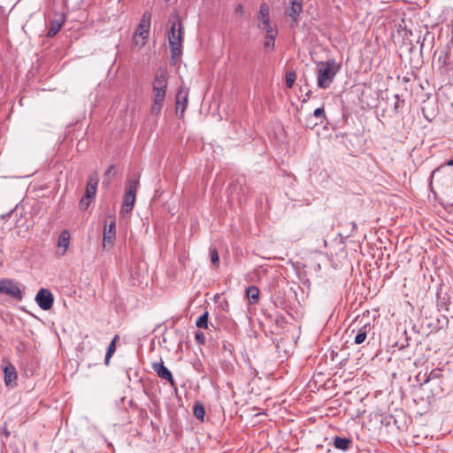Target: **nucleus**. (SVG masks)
<instances>
[{
	"mask_svg": "<svg viewBox=\"0 0 453 453\" xmlns=\"http://www.w3.org/2000/svg\"><path fill=\"white\" fill-rule=\"evenodd\" d=\"M449 63H450V55L449 54V52L441 51V53L438 57V59H437L438 68L440 70H442L447 65H449Z\"/></svg>",
	"mask_w": 453,
	"mask_h": 453,
	"instance_id": "nucleus-20",
	"label": "nucleus"
},
{
	"mask_svg": "<svg viewBox=\"0 0 453 453\" xmlns=\"http://www.w3.org/2000/svg\"><path fill=\"white\" fill-rule=\"evenodd\" d=\"M296 75L293 72L287 73L286 74V85L288 88H292L295 81H296Z\"/></svg>",
	"mask_w": 453,
	"mask_h": 453,
	"instance_id": "nucleus-27",
	"label": "nucleus"
},
{
	"mask_svg": "<svg viewBox=\"0 0 453 453\" xmlns=\"http://www.w3.org/2000/svg\"><path fill=\"white\" fill-rule=\"evenodd\" d=\"M150 19H151V14L149 12H145L142 14V17L140 20L139 24V32L136 33L139 34L140 36L142 37V39H146L149 35V28L150 26Z\"/></svg>",
	"mask_w": 453,
	"mask_h": 453,
	"instance_id": "nucleus-11",
	"label": "nucleus"
},
{
	"mask_svg": "<svg viewBox=\"0 0 453 453\" xmlns=\"http://www.w3.org/2000/svg\"><path fill=\"white\" fill-rule=\"evenodd\" d=\"M449 207H452V208H453V203H449Z\"/></svg>",
	"mask_w": 453,
	"mask_h": 453,
	"instance_id": "nucleus-39",
	"label": "nucleus"
},
{
	"mask_svg": "<svg viewBox=\"0 0 453 453\" xmlns=\"http://www.w3.org/2000/svg\"><path fill=\"white\" fill-rule=\"evenodd\" d=\"M208 317L209 315L207 311L200 315L196 322V326L199 328H206L208 326Z\"/></svg>",
	"mask_w": 453,
	"mask_h": 453,
	"instance_id": "nucleus-25",
	"label": "nucleus"
},
{
	"mask_svg": "<svg viewBox=\"0 0 453 453\" xmlns=\"http://www.w3.org/2000/svg\"><path fill=\"white\" fill-rule=\"evenodd\" d=\"M151 367L159 378L167 380L173 386L174 385L173 374L171 371L165 366L162 359L159 362L152 363Z\"/></svg>",
	"mask_w": 453,
	"mask_h": 453,
	"instance_id": "nucleus-10",
	"label": "nucleus"
},
{
	"mask_svg": "<svg viewBox=\"0 0 453 453\" xmlns=\"http://www.w3.org/2000/svg\"><path fill=\"white\" fill-rule=\"evenodd\" d=\"M234 12L238 16H242L244 14V8L242 4H238L235 7Z\"/></svg>",
	"mask_w": 453,
	"mask_h": 453,
	"instance_id": "nucleus-36",
	"label": "nucleus"
},
{
	"mask_svg": "<svg viewBox=\"0 0 453 453\" xmlns=\"http://www.w3.org/2000/svg\"><path fill=\"white\" fill-rule=\"evenodd\" d=\"M4 382L6 386L13 387L16 380H17V372L15 367L9 364L4 369Z\"/></svg>",
	"mask_w": 453,
	"mask_h": 453,
	"instance_id": "nucleus-14",
	"label": "nucleus"
},
{
	"mask_svg": "<svg viewBox=\"0 0 453 453\" xmlns=\"http://www.w3.org/2000/svg\"><path fill=\"white\" fill-rule=\"evenodd\" d=\"M318 125H320L319 120L314 119L312 117V115H310L309 117L306 118V119H305L306 127L312 129Z\"/></svg>",
	"mask_w": 453,
	"mask_h": 453,
	"instance_id": "nucleus-28",
	"label": "nucleus"
},
{
	"mask_svg": "<svg viewBox=\"0 0 453 453\" xmlns=\"http://www.w3.org/2000/svg\"><path fill=\"white\" fill-rule=\"evenodd\" d=\"M371 330V326L370 324H365L363 326H361L358 330H357V333L354 338V342L356 344H361L363 343L366 337H367V334L368 333L370 332Z\"/></svg>",
	"mask_w": 453,
	"mask_h": 453,
	"instance_id": "nucleus-16",
	"label": "nucleus"
},
{
	"mask_svg": "<svg viewBox=\"0 0 453 453\" xmlns=\"http://www.w3.org/2000/svg\"><path fill=\"white\" fill-rule=\"evenodd\" d=\"M258 27L260 29L265 30L266 35H270V34H276L277 35V31L272 27L270 22H268L267 25H263V26L262 25H258Z\"/></svg>",
	"mask_w": 453,
	"mask_h": 453,
	"instance_id": "nucleus-31",
	"label": "nucleus"
},
{
	"mask_svg": "<svg viewBox=\"0 0 453 453\" xmlns=\"http://www.w3.org/2000/svg\"><path fill=\"white\" fill-rule=\"evenodd\" d=\"M312 117L319 120V124H322L326 119V115L324 110V106L319 107L314 110Z\"/></svg>",
	"mask_w": 453,
	"mask_h": 453,
	"instance_id": "nucleus-24",
	"label": "nucleus"
},
{
	"mask_svg": "<svg viewBox=\"0 0 453 453\" xmlns=\"http://www.w3.org/2000/svg\"><path fill=\"white\" fill-rule=\"evenodd\" d=\"M92 200L85 196H83L80 201V207L81 210H87L90 205Z\"/></svg>",
	"mask_w": 453,
	"mask_h": 453,
	"instance_id": "nucleus-30",
	"label": "nucleus"
},
{
	"mask_svg": "<svg viewBox=\"0 0 453 453\" xmlns=\"http://www.w3.org/2000/svg\"><path fill=\"white\" fill-rule=\"evenodd\" d=\"M276 34H270L265 35L264 48L265 50L272 51L274 49Z\"/></svg>",
	"mask_w": 453,
	"mask_h": 453,
	"instance_id": "nucleus-23",
	"label": "nucleus"
},
{
	"mask_svg": "<svg viewBox=\"0 0 453 453\" xmlns=\"http://www.w3.org/2000/svg\"><path fill=\"white\" fill-rule=\"evenodd\" d=\"M65 18L63 14L58 15V19H54L50 22V27L48 31V36L53 37L55 36L59 30L61 29L63 24L65 23Z\"/></svg>",
	"mask_w": 453,
	"mask_h": 453,
	"instance_id": "nucleus-12",
	"label": "nucleus"
},
{
	"mask_svg": "<svg viewBox=\"0 0 453 453\" xmlns=\"http://www.w3.org/2000/svg\"><path fill=\"white\" fill-rule=\"evenodd\" d=\"M196 340L199 344H204L205 335L203 332L197 331L195 334Z\"/></svg>",
	"mask_w": 453,
	"mask_h": 453,
	"instance_id": "nucleus-35",
	"label": "nucleus"
},
{
	"mask_svg": "<svg viewBox=\"0 0 453 453\" xmlns=\"http://www.w3.org/2000/svg\"><path fill=\"white\" fill-rule=\"evenodd\" d=\"M114 170V165H110L108 167V169L106 170L105 173H104V176H105V179L104 180V182L103 184L104 185H109L110 184V179H109V176L110 174L111 173V172Z\"/></svg>",
	"mask_w": 453,
	"mask_h": 453,
	"instance_id": "nucleus-34",
	"label": "nucleus"
},
{
	"mask_svg": "<svg viewBox=\"0 0 453 453\" xmlns=\"http://www.w3.org/2000/svg\"><path fill=\"white\" fill-rule=\"evenodd\" d=\"M98 179L96 176H90L86 186L84 196L91 200L96 196Z\"/></svg>",
	"mask_w": 453,
	"mask_h": 453,
	"instance_id": "nucleus-15",
	"label": "nucleus"
},
{
	"mask_svg": "<svg viewBox=\"0 0 453 453\" xmlns=\"http://www.w3.org/2000/svg\"><path fill=\"white\" fill-rule=\"evenodd\" d=\"M70 245V234L67 230L61 231L58 241V247L59 249H62L61 251H59L60 256H64Z\"/></svg>",
	"mask_w": 453,
	"mask_h": 453,
	"instance_id": "nucleus-13",
	"label": "nucleus"
},
{
	"mask_svg": "<svg viewBox=\"0 0 453 453\" xmlns=\"http://www.w3.org/2000/svg\"><path fill=\"white\" fill-rule=\"evenodd\" d=\"M351 444V440L349 438H342V437H334V446L337 449H341L342 451L347 450Z\"/></svg>",
	"mask_w": 453,
	"mask_h": 453,
	"instance_id": "nucleus-17",
	"label": "nucleus"
},
{
	"mask_svg": "<svg viewBox=\"0 0 453 453\" xmlns=\"http://www.w3.org/2000/svg\"><path fill=\"white\" fill-rule=\"evenodd\" d=\"M35 301L41 309L48 311L53 305L54 297L50 290L41 288L36 294Z\"/></svg>",
	"mask_w": 453,
	"mask_h": 453,
	"instance_id": "nucleus-6",
	"label": "nucleus"
},
{
	"mask_svg": "<svg viewBox=\"0 0 453 453\" xmlns=\"http://www.w3.org/2000/svg\"><path fill=\"white\" fill-rule=\"evenodd\" d=\"M246 295L250 303H257L259 299V289L256 286H250L246 289Z\"/></svg>",
	"mask_w": 453,
	"mask_h": 453,
	"instance_id": "nucleus-19",
	"label": "nucleus"
},
{
	"mask_svg": "<svg viewBox=\"0 0 453 453\" xmlns=\"http://www.w3.org/2000/svg\"><path fill=\"white\" fill-rule=\"evenodd\" d=\"M340 69V65L334 59L321 62L318 66V87L319 88H329Z\"/></svg>",
	"mask_w": 453,
	"mask_h": 453,
	"instance_id": "nucleus-2",
	"label": "nucleus"
},
{
	"mask_svg": "<svg viewBox=\"0 0 453 453\" xmlns=\"http://www.w3.org/2000/svg\"><path fill=\"white\" fill-rule=\"evenodd\" d=\"M118 337H119L118 335H115V337L111 340V342H110V344L107 348V351L105 354V360H104L106 365H109L111 356L116 351V341H117Z\"/></svg>",
	"mask_w": 453,
	"mask_h": 453,
	"instance_id": "nucleus-21",
	"label": "nucleus"
},
{
	"mask_svg": "<svg viewBox=\"0 0 453 453\" xmlns=\"http://www.w3.org/2000/svg\"><path fill=\"white\" fill-rule=\"evenodd\" d=\"M115 238H116L115 220L111 219L109 222V224H108V221H105L104 234H103L104 247L106 248L107 245L111 246Z\"/></svg>",
	"mask_w": 453,
	"mask_h": 453,
	"instance_id": "nucleus-9",
	"label": "nucleus"
},
{
	"mask_svg": "<svg viewBox=\"0 0 453 453\" xmlns=\"http://www.w3.org/2000/svg\"><path fill=\"white\" fill-rule=\"evenodd\" d=\"M193 412H194V415L195 417L203 421V418H204V415H205V410H204V407L203 405L199 403V402H196L195 404H194V407H193Z\"/></svg>",
	"mask_w": 453,
	"mask_h": 453,
	"instance_id": "nucleus-22",
	"label": "nucleus"
},
{
	"mask_svg": "<svg viewBox=\"0 0 453 453\" xmlns=\"http://www.w3.org/2000/svg\"><path fill=\"white\" fill-rule=\"evenodd\" d=\"M0 294L9 296L10 297L20 301L23 297L22 292L19 286L11 280H0Z\"/></svg>",
	"mask_w": 453,
	"mask_h": 453,
	"instance_id": "nucleus-5",
	"label": "nucleus"
},
{
	"mask_svg": "<svg viewBox=\"0 0 453 453\" xmlns=\"http://www.w3.org/2000/svg\"><path fill=\"white\" fill-rule=\"evenodd\" d=\"M303 0H289L290 6L286 9L285 14L292 20V26L298 22L299 15L303 10Z\"/></svg>",
	"mask_w": 453,
	"mask_h": 453,
	"instance_id": "nucleus-8",
	"label": "nucleus"
},
{
	"mask_svg": "<svg viewBox=\"0 0 453 453\" xmlns=\"http://www.w3.org/2000/svg\"><path fill=\"white\" fill-rule=\"evenodd\" d=\"M445 165H447V166H453V158H452V159L448 160L444 165H441L440 167H438L437 169H435V170L433 172V176H434L437 172H439L441 168H443Z\"/></svg>",
	"mask_w": 453,
	"mask_h": 453,
	"instance_id": "nucleus-37",
	"label": "nucleus"
},
{
	"mask_svg": "<svg viewBox=\"0 0 453 453\" xmlns=\"http://www.w3.org/2000/svg\"><path fill=\"white\" fill-rule=\"evenodd\" d=\"M260 23L258 25H267L270 22L269 7L265 4H262L258 14Z\"/></svg>",
	"mask_w": 453,
	"mask_h": 453,
	"instance_id": "nucleus-18",
	"label": "nucleus"
},
{
	"mask_svg": "<svg viewBox=\"0 0 453 453\" xmlns=\"http://www.w3.org/2000/svg\"><path fill=\"white\" fill-rule=\"evenodd\" d=\"M437 305L445 311L449 310V303L445 297H441L438 296Z\"/></svg>",
	"mask_w": 453,
	"mask_h": 453,
	"instance_id": "nucleus-32",
	"label": "nucleus"
},
{
	"mask_svg": "<svg viewBox=\"0 0 453 453\" xmlns=\"http://www.w3.org/2000/svg\"><path fill=\"white\" fill-rule=\"evenodd\" d=\"M441 377V369H433L430 372V373L428 374L427 378L425 380V383H426L432 380L439 379Z\"/></svg>",
	"mask_w": 453,
	"mask_h": 453,
	"instance_id": "nucleus-26",
	"label": "nucleus"
},
{
	"mask_svg": "<svg viewBox=\"0 0 453 453\" xmlns=\"http://www.w3.org/2000/svg\"><path fill=\"white\" fill-rule=\"evenodd\" d=\"M395 102L394 104V110L395 112H398L399 108L402 106V104H403L404 101L401 100L399 95H397V94L395 95Z\"/></svg>",
	"mask_w": 453,
	"mask_h": 453,
	"instance_id": "nucleus-33",
	"label": "nucleus"
},
{
	"mask_svg": "<svg viewBox=\"0 0 453 453\" xmlns=\"http://www.w3.org/2000/svg\"><path fill=\"white\" fill-rule=\"evenodd\" d=\"M171 27L168 31V41L171 47L172 57L178 58L181 54L182 27L179 15H173L170 19Z\"/></svg>",
	"mask_w": 453,
	"mask_h": 453,
	"instance_id": "nucleus-3",
	"label": "nucleus"
},
{
	"mask_svg": "<svg viewBox=\"0 0 453 453\" xmlns=\"http://www.w3.org/2000/svg\"><path fill=\"white\" fill-rule=\"evenodd\" d=\"M167 88V80L163 71L157 72L153 81V104L151 105V113L157 116L163 108Z\"/></svg>",
	"mask_w": 453,
	"mask_h": 453,
	"instance_id": "nucleus-1",
	"label": "nucleus"
},
{
	"mask_svg": "<svg viewBox=\"0 0 453 453\" xmlns=\"http://www.w3.org/2000/svg\"><path fill=\"white\" fill-rule=\"evenodd\" d=\"M350 225L352 226V230H355L357 228V224L355 222H351Z\"/></svg>",
	"mask_w": 453,
	"mask_h": 453,
	"instance_id": "nucleus-38",
	"label": "nucleus"
},
{
	"mask_svg": "<svg viewBox=\"0 0 453 453\" xmlns=\"http://www.w3.org/2000/svg\"><path fill=\"white\" fill-rule=\"evenodd\" d=\"M139 186L138 179H131L127 182L126 194L124 198V210L127 212L132 211L136 196V190Z\"/></svg>",
	"mask_w": 453,
	"mask_h": 453,
	"instance_id": "nucleus-4",
	"label": "nucleus"
},
{
	"mask_svg": "<svg viewBox=\"0 0 453 453\" xmlns=\"http://www.w3.org/2000/svg\"><path fill=\"white\" fill-rule=\"evenodd\" d=\"M210 255L212 264L218 266L219 263V257L217 249H211Z\"/></svg>",
	"mask_w": 453,
	"mask_h": 453,
	"instance_id": "nucleus-29",
	"label": "nucleus"
},
{
	"mask_svg": "<svg viewBox=\"0 0 453 453\" xmlns=\"http://www.w3.org/2000/svg\"><path fill=\"white\" fill-rule=\"evenodd\" d=\"M188 100V89L185 87L180 86L178 88L177 94H176V114L179 116V113H180V117L182 116L184 113V111L187 107Z\"/></svg>",
	"mask_w": 453,
	"mask_h": 453,
	"instance_id": "nucleus-7",
	"label": "nucleus"
}]
</instances>
